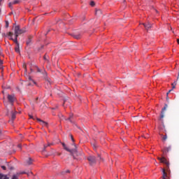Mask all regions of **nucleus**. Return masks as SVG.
<instances>
[{"label": "nucleus", "mask_w": 179, "mask_h": 179, "mask_svg": "<svg viewBox=\"0 0 179 179\" xmlns=\"http://www.w3.org/2000/svg\"><path fill=\"white\" fill-rule=\"evenodd\" d=\"M62 145L64 150H66V152H69V153H71V155L73 156V159H76V157H75V154L78 152L76 148L71 150L68 148V146H66V144L65 143H62Z\"/></svg>", "instance_id": "1"}, {"label": "nucleus", "mask_w": 179, "mask_h": 179, "mask_svg": "<svg viewBox=\"0 0 179 179\" xmlns=\"http://www.w3.org/2000/svg\"><path fill=\"white\" fill-rule=\"evenodd\" d=\"M14 33H15V37H19L20 34H23V33H26V29H20V27H19V25H17L14 28Z\"/></svg>", "instance_id": "2"}, {"label": "nucleus", "mask_w": 179, "mask_h": 179, "mask_svg": "<svg viewBox=\"0 0 179 179\" xmlns=\"http://www.w3.org/2000/svg\"><path fill=\"white\" fill-rule=\"evenodd\" d=\"M87 160L90 166H94L96 164L97 160L96 159V157L93 155H90L87 157Z\"/></svg>", "instance_id": "3"}, {"label": "nucleus", "mask_w": 179, "mask_h": 179, "mask_svg": "<svg viewBox=\"0 0 179 179\" xmlns=\"http://www.w3.org/2000/svg\"><path fill=\"white\" fill-rule=\"evenodd\" d=\"M59 117L60 120H65L66 121H69L72 124H73V115H72V114L70 115L69 117H68V118H65L64 117V115H59Z\"/></svg>", "instance_id": "4"}, {"label": "nucleus", "mask_w": 179, "mask_h": 179, "mask_svg": "<svg viewBox=\"0 0 179 179\" xmlns=\"http://www.w3.org/2000/svg\"><path fill=\"white\" fill-rule=\"evenodd\" d=\"M7 99L9 103H10L11 106H13V103L15 102V100H16L15 95L8 94Z\"/></svg>", "instance_id": "5"}, {"label": "nucleus", "mask_w": 179, "mask_h": 179, "mask_svg": "<svg viewBox=\"0 0 179 179\" xmlns=\"http://www.w3.org/2000/svg\"><path fill=\"white\" fill-rule=\"evenodd\" d=\"M7 36H8V37H10V40H13V41H14V43H15L16 45H17V44H19V42H17V36H15V39H13L12 38V36H13V33L10 31L8 33H7Z\"/></svg>", "instance_id": "6"}, {"label": "nucleus", "mask_w": 179, "mask_h": 179, "mask_svg": "<svg viewBox=\"0 0 179 179\" xmlns=\"http://www.w3.org/2000/svg\"><path fill=\"white\" fill-rule=\"evenodd\" d=\"M158 160H159L161 163L166 164V167H169V166H170V164H169V161H167V159L164 158V157H158Z\"/></svg>", "instance_id": "7"}, {"label": "nucleus", "mask_w": 179, "mask_h": 179, "mask_svg": "<svg viewBox=\"0 0 179 179\" xmlns=\"http://www.w3.org/2000/svg\"><path fill=\"white\" fill-rule=\"evenodd\" d=\"M143 25L144 26L145 30L149 31L152 28V23L150 22H147L146 23H143Z\"/></svg>", "instance_id": "8"}, {"label": "nucleus", "mask_w": 179, "mask_h": 179, "mask_svg": "<svg viewBox=\"0 0 179 179\" xmlns=\"http://www.w3.org/2000/svg\"><path fill=\"white\" fill-rule=\"evenodd\" d=\"M167 108V104H165L164 107L162 108L160 115V121H163V118H164V111H166Z\"/></svg>", "instance_id": "9"}, {"label": "nucleus", "mask_w": 179, "mask_h": 179, "mask_svg": "<svg viewBox=\"0 0 179 179\" xmlns=\"http://www.w3.org/2000/svg\"><path fill=\"white\" fill-rule=\"evenodd\" d=\"M35 71H36L38 73H43V75L47 76V72H45L44 70L41 71V69H40V68H38L37 66H35Z\"/></svg>", "instance_id": "10"}, {"label": "nucleus", "mask_w": 179, "mask_h": 179, "mask_svg": "<svg viewBox=\"0 0 179 179\" xmlns=\"http://www.w3.org/2000/svg\"><path fill=\"white\" fill-rule=\"evenodd\" d=\"M20 1L19 0H13L8 3L9 8H12L13 5H17Z\"/></svg>", "instance_id": "11"}, {"label": "nucleus", "mask_w": 179, "mask_h": 179, "mask_svg": "<svg viewBox=\"0 0 179 179\" xmlns=\"http://www.w3.org/2000/svg\"><path fill=\"white\" fill-rule=\"evenodd\" d=\"M16 118V112H12L11 113V120H9L10 124H13V120Z\"/></svg>", "instance_id": "12"}, {"label": "nucleus", "mask_w": 179, "mask_h": 179, "mask_svg": "<svg viewBox=\"0 0 179 179\" xmlns=\"http://www.w3.org/2000/svg\"><path fill=\"white\" fill-rule=\"evenodd\" d=\"M29 80H30V83H28V86H32L33 84L36 85V81H34V80L31 79V77H29Z\"/></svg>", "instance_id": "13"}, {"label": "nucleus", "mask_w": 179, "mask_h": 179, "mask_svg": "<svg viewBox=\"0 0 179 179\" xmlns=\"http://www.w3.org/2000/svg\"><path fill=\"white\" fill-rule=\"evenodd\" d=\"M15 52H17V54H20V49L19 44L16 45V46L15 48Z\"/></svg>", "instance_id": "14"}, {"label": "nucleus", "mask_w": 179, "mask_h": 179, "mask_svg": "<svg viewBox=\"0 0 179 179\" xmlns=\"http://www.w3.org/2000/svg\"><path fill=\"white\" fill-rule=\"evenodd\" d=\"M101 10L100 9H96V11H95V15L96 16H101Z\"/></svg>", "instance_id": "15"}, {"label": "nucleus", "mask_w": 179, "mask_h": 179, "mask_svg": "<svg viewBox=\"0 0 179 179\" xmlns=\"http://www.w3.org/2000/svg\"><path fill=\"white\" fill-rule=\"evenodd\" d=\"M0 179H9V177H8V176L6 175L0 173Z\"/></svg>", "instance_id": "16"}, {"label": "nucleus", "mask_w": 179, "mask_h": 179, "mask_svg": "<svg viewBox=\"0 0 179 179\" xmlns=\"http://www.w3.org/2000/svg\"><path fill=\"white\" fill-rule=\"evenodd\" d=\"M162 173H163L162 178L163 179L167 178V173H166L165 169H162Z\"/></svg>", "instance_id": "17"}, {"label": "nucleus", "mask_w": 179, "mask_h": 179, "mask_svg": "<svg viewBox=\"0 0 179 179\" xmlns=\"http://www.w3.org/2000/svg\"><path fill=\"white\" fill-rule=\"evenodd\" d=\"M171 150V147H168L164 149L163 152L164 153H167L169 152H170V150Z\"/></svg>", "instance_id": "18"}, {"label": "nucleus", "mask_w": 179, "mask_h": 179, "mask_svg": "<svg viewBox=\"0 0 179 179\" xmlns=\"http://www.w3.org/2000/svg\"><path fill=\"white\" fill-rule=\"evenodd\" d=\"M31 44V36H29L27 41V45H30Z\"/></svg>", "instance_id": "19"}, {"label": "nucleus", "mask_w": 179, "mask_h": 179, "mask_svg": "<svg viewBox=\"0 0 179 179\" xmlns=\"http://www.w3.org/2000/svg\"><path fill=\"white\" fill-rule=\"evenodd\" d=\"M73 37L74 38H76L77 40H79V38H80V34H73Z\"/></svg>", "instance_id": "20"}, {"label": "nucleus", "mask_w": 179, "mask_h": 179, "mask_svg": "<svg viewBox=\"0 0 179 179\" xmlns=\"http://www.w3.org/2000/svg\"><path fill=\"white\" fill-rule=\"evenodd\" d=\"M37 120L42 123V125H47V122L41 120V119L37 118Z\"/></svg>", "instance_id": "21"}, {"label": "nucleus", "mask_w": 179, "mask_h": 179, "mask_svg": "<svg viewBox=\"0 0 179 179\" xmlns=\"http://www.w3.org/2000/svg\"><path fill=\"white\" fill-rule=\"evenodd\" d=\"M176 85H177V82H174L173 83H172V90L173 89H176Z\"/></svg>", "instance_id": "22"}, {"label": "nucleus", "mask_w": 179, "mask_h": 179, "mask_svg": "<svg viewBox=\"0 0 179 179\" xmlns=\"http://www.w3.org/2000/svg\"><path fill=\"white\" fill-rule=\"evenodd\" d=\"M32 161H31V158H29V160L27 161V164H29V166H30V164H31Z\"/></svg>", "instance_id": "23"}, {"label": "nucleus", "mask_w": 179, "mask_h": 179, "mask_svg": "<svg viewBox=\"0 0 179 179\" xmlns=\"http://www.w3.org/2000/svg\"><path fill=\"white\" fill-rule=\"evenodd\" d=\"M162 140L163 141H166L167 140V135L163 136H162Z\"/></svg>", "instance_id": "24"}, {"label": "nucleus", "mask_w": 179, "mask_h": 179, "mask_svg": "<svg viewBox=\"0 0 179 179\" xmlns=\"http://www.w3.org/2000/svg\"><path fill=\"white\" fill-rule=\"evenodd\" d=\"M6 29H8V27H9V22L6 21Z\"/></svg>", "instance_id": "25"}, {"label": "nucleus", "mask_w": 179, "mask_h": 179, "mask_svg": "<svg viewBox=\"0 0 179 179\" xmlns=\"http://www.w3.org/2000/svg\"><path fill=\"white\" fill-rule=\"evenodd\" d=\"M3 64V62H2L1 59H0V68L2 69V64Z\"/></svg>", "instance_id": "26"}, {"label": "nucleus", "mask_w": 179, "mask_h": 179, "mask_svg": "<svg viewBox=\"0 0 179 179\" xmlns=\"http://www.w3.org/2000/svg\"><path fill=\"white\" fill-rule=\"evenodd\" d=\"M70 136H71V141L73 142H75V139L73 138V136H72V134H70Z\"/></svg>", "instance_id": "27"}, {"label": "nucleus", "mask_w": 179, "mask_h": 179, "mask_svg": "<svg viewBox=\"0 0 179 179\" xmlns=\"http://www.w3.org/2000/svg\"><path fill=\"white\" fill-rule=\"evenodd\" d=\"M90 6H94V1H91L90 2Z\"/></svg>", "instance_id": "28"}, {"label": "nucleus", "mask_w": 179, "mask_h": 179, "mask_svg": "<svg viewBox=\"0 0 179 179\" xmlns=\"http://www.w3.org/2000/svg\"><path fill=\"white\" fill-rule=\"evenodd\" d=\"M13 179H17V175H13Z\"/></svg>", "instance_id": "29"}, {"label": "nucleus", "mask_w": 179, "mask_h": 179, "mask_svg": "<svg viewBox=\"0 0 179 179\" xmlns=\"http://www.w3.org/2000/svg\"><path fill=\"white\" fill-rule=\"evenodd\" d=\"M171 92H173V90H170L166 93V96H169V94L171 93Z\"/></svg>", "instance_id": "30"}, {"label": "nucleus", "mask_w": 179, "mask_h": 179, "mask_svg": "<svg viewBox=\"0 0 179 179\" xmlns=\"http://www.w3.org/2000/svg\"><path fill=\"white\" fill-rule=\"evenodd\" d=\"M1 169H3V170H6V166H1Z\"/></svg>", "instance_id": "31"}, {"label": "nucleus", "mask_w": 179, "mask_h": 179, "mask_svg": "<svg viewBox=\"0 0 179 179\" xmlns=\"http://www.w3.org/2000/svg\"><path fill=\"white\" fill-rule=\"evenodd\" d=\"M17 148H19L20 149H22V145L18 144V145H17Z\"/></svg>", "instance_id": "32"}, {"label": "nucleus", "mask_w": 179, "mask_h": 179, "mask_svg": "<svg viewBox=\"0 0 179 179\" xmlns=\"http://www.w3.org/2000/svg\"><path fill=\"white\" fill-rule=\"evenodd\" d=\"M52 145H54V143H48V146H51Z\"/></svg>", "instance_id": "33"}, {"label": "nucleus", "mask_w": 179, "mask_h": 179, "mask_svg": "<svg viewBox=\"0 0 179 179\" xmlns=\"http://www.w3.org/2000/svg\"><path fill=\"white\" fill-rule=\"evenodd\" d=\"M63 173H71V171L66 170L65 172H63Z\"/></svg>", "instance_id": "34"}, {"label": "nucleus", "mask_w": 179, "mask_h": 179, "mask_svg": "<svg viewBox=\"0 0 179 179\" xmlns=\"http://www.w3.org/2000/svg\"><path fill=\"white\" fill-rule=\"evenodd\" d=\"M43 58H44V59H47V55H45Z\"/></svg>", "instance_id": "35"}, {"label": "nucleus", "mask_w": 179, "mask_h": 179, "mask_svg": "<svg viewBox=\"0 0 179 179\" xmlns=\"http://www.w3.org/2000/svg\"><path fill=\"white\" fill-rule=\"evenodd\" d=\"M47 81H48L49 83H51L50 78H47Z\"/></svg>", "instance_id": "36"}, {"label": "nucleus", "mask_w": 179, "mask_h": 179, "mask_svg": "<svg viewBox=\"0 0 179 179\" xmlns=\"http://www.w3.org/2000/svg\"><path fill=\"white\" fill-rule=\"evenodd\" d=\"M29 118L33 119V116L32 115H29Z\"/></svg>", "instance_id": "37"}, {"label": "nucleus", "mask_w": 179, "mask_h": 179, "mask_svg": "<svg viewBox=\"0 0 179 179\" xmlns=\"http://www.w3.org/2000/svg\"><path fill=\"white\" fill-rule=\"evenodd\" d=\"M166 100H169V95H166Z\"/></svg>", "instance_id": "38"}, {"label": "nucleus", "mask_w": 179, "mask_h": 179, "mask_svg": "<svg viewBox=\"0 0 179 179\" xmlns=\"http://www.w3.org/2000/svg\"><path fill=\"white\" fill-rule=\"evenodd\" d=\"M98 157H99V159H101V158L100 157V155H98Z\"/></svg>", "instance_id": "39"}, {"label": "nucleus", "mask_w": 179, "mask_h": 179, "mask_svg": "<svg viewBox=\"0 0 179 179\" xmlns=\"http://www.w3.org/2000/svg\"><path fill=\"white\" fill-rule=\"evenodd\" d=\"M45 148H47V145H44V149H45Z\"/></svg>", "instance_id": "40"}, {"label": "nucleus", "mask_w": 179, "mask_h": 179, "mask_svg": "<svg viewBox=\"0 0 179 179\" xmlns=\"http://www.w3.org/2000/svg\"><path fill=\"white\" fill-rule=\"evenodd\" d=\"M2 93H3V94L5 93V92L4 91H2Z\"/></svg>", "instance_id": "41"}, {"label": "nucleus", "mask_w": 179, "mask_h": 179, "mask_svg": "<svg viewBox=\"0 0 179 179\" xmlns=\"http://www.w3.org/2000/svg\"><path fill=\"white\" fill-rule=\"evenodd\" d=\"M31 71L33 72V69H31Z\"/></svg>", "instance_id": "42"}, {"label": "nucleus", "mask_w": 179, "mask_h": 179, "mask_svg": "<svg viewBox=\"0 0 179 179\" xmlns=\"http://www.w3.org/2000/svg\"><path fill=\"white\" fill-rule=\"evenodd\" d=\"M94 149H96V147H95V145H94Z\"/></svg>", "instance_id": "43"}, {"label": "nucleus", "mask_w": 179, "mask_h": 179, "mask_svg": "<svg viewBox=\"0 0 179 179\" xmlns=\"http://www.w3.org/2000/svg\"><path fill=\"white\" fill-rule=\"evenodd\" d=\"M0 2H2V0H0Z\"/></svg>", "instance_id": "44"}, {"label": "nucleus", "mask_w": 179, "mask_h": 179, "mask_svg": "<svg viewBox=\"0 0 179 179\" xmlns=\"http://www.w3.org/2000/svg\"><path fill=\"white\" fill-rule=\"evenodd\" d=\"M36 100H38V98H36Z\"/></svg>", "instance_id": "45"}, {"label": "nucleus", "mask_w": 179, "mask_h": 179, "mask_svg": "<svg viewBox=\"0 0 179 179\" xmlns=\"http://www.w3.org/2000/svg\"><path fill=\"white\" fill-rule=\"evenodd\" d=\"M0 134H1V131H0Z\"/></svg>", "instance_id": "46"}, {"label": "nucleus", "mask_w": 179, "mask_h": 179, "mask_svg": "<svg viewBox=\"0 0 179 179\" xmlns=\"http://www.w3.org/2000/svg\"><path fill=\"white\" fill-rule=\"evenodd\" d=\"M0 13H1V10H0Z\"/></svg>", "instance_id": "47"}]
</instances>
